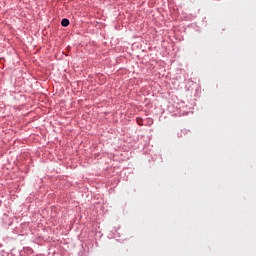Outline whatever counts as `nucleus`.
<instances>
[{"instance_id": "f257e3e1", "label": "nucleus", "mask_w": 256, "mask_h": 256, "mask_svg": "<svg viewBox=\"0 0 256 256\" xmlns=\"http://www.w3.org/2000/svg\"><path fill=\"white\" fill-rule=\"evenodd\" d=\"M61 25L62 27H69V19H66V18L62 19Z\"/></svg>"}, {"instance_id": "f03ea898", "label": "nucleus", "mask_w": 256, "mask_h": 256, "mask_svg": "<svg viewBox=\"0 0 256 256\" xmlns=\"http://www.w3.org/2000/svg\"><path fill=\"white\" fill-rule=\"evenodd\" d=\"M136 121H137V124H138V125H140V126L143 125V119L137 118Z\"/></svg>"}]
</instances>
